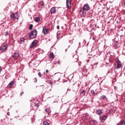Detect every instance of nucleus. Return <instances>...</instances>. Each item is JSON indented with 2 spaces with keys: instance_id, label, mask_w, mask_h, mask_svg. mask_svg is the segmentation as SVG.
Listing matches in <instances>:
<instances>
[{
  "instance_id": "26",
  "label": "nucleus",
  "mask_w": 125,
  "mask_h": 125,
  "mask_svg": "<svg viewBox=\"0 0 125 125\" xmlns=\"http://www.w3.org/2000/svg\"><path fill=\"white\" fill-rule=\"evenodd\" d=\"M38 81V80H37V78H35L34 80V83H37V82Z\"/></svg>"
},
{
  "instance_id": "7",
  "label": "nucleus",
  "mask_w": 125,
  "mask_h": 125,
  "mask_svg": "<svg viewBox=\"0 0 125 125\" xmlns=\"http://www.w3.org/2000/svg\"><path fill=\"white\" fill-rule=\"evenodd\" d=\"M116 63H117L116 69H120V68L122 67V62H121V61H120V60L118 59L116 61Z\"/></svg>"
},
{
  "instance_id": "2",
  "label": "nucleus",
  "mask_w": 125,
  "mask_h": 125,
  "mask_svg": "<svg viewBox=\"0 0 125 125\" xmlns=\"http://www.w3.org/2000/svg\"><path fill=\"white\" fill-rule=\"evenodd\" d=\"M11 19H13V20H18V19L19 18V17L18 16V13L16 12L12 13L10 16Z\"/></svg>"
},
{
  "instance_id": "24",
  "label": "nucleus",
  "mask_w": 125,
  "mask_h": 125,
  "mask_svg": "<svg viewBox=\"0 0 125 125\" xmlns=\"http://www.w3.org/2000/svg\"><path fill=\"white\" fill-rule=\"evenodd\" d=\"M38 76H39L40 78H42V73L41 72H39Z\"/></svg>"
},
{
  "instance_id": "17",
  "label": "nucleus",
  "mask_w": 125,
  "mask_h": 125,
  "mask_svg": "<svg viewBox=\"0 0 125 125\" xmlns=\"http://www.w3.org/2000/svg\"><path fill=\"white\" fill-rule=\"evenodd\" d=\"M35 22H39L41 21V19L40 18V17H36L35 19Z\"/></svg>"
},
{
  "instance_id": "11",
  "label": "nucleus",
  "mask_w": 125,
  "mask_h": 125,
  "mask_svg": "<svg viewBox=\"0 0 125 125\" xmlns=\"http://www.w3.org/2000/svg\"><path fill=\"white\" fill-rule=\"evenodd\" d=\"M71 0H66V7L68 9H71Z\"/></svg>"
},
{
  "instance_id": "25",
  "label": "nucleus",
  "mask_w": 125,
  "mask_h": 125,
  "mask_svg": "<svg viewBox=\"0 0 125 125\" xmlns=\"http://www.w3.org/2000/svg\"><path fill=\"white\" fill-rule=\"evenodd\" d=\"M101 98L102 99H105V98H106V96H104V95L102 96Z\"/></svg>"
},
{
  "instance_id": "8",
  "label": "nucleus",
  "mask_w": 125,
  "mask_h": 125,
  "mask_svg": "<svg viewBox=\"0 0 125 125\" xmlns=\"http://www.w3.org/2000/svg\"><path fill=\"white\" fill-rule=\"evenodd\" d=\"M108 118V116L107 115H104L103 116H101L100 118V120L102 123H104V121H106L107 118Z\"/></svg>"
},
{
  "instance_id": "19",
  "label": "nucleus",
  "mask_w": 125,
  "mask_h": 125,
  "mask_svg": "<svg viewBox=\"0 0 125 125\" xmlns=\"http://www.w3.org/2000/svg\"><path fill=\"white\" fill-rule=\"evenodd\" d=\"M25 42V39L24 38H21L20 43H21V42Z\"/></svg>"
},
{
  "instance_id": "23",
  "label": "nucleus",
  "mask_w": 125,
  "mask_h": 125,
  "mask_svg": "<svg viewBox=\"0 0 125 125\" xmlns=\"http://www.w3.org/2000/svg\"><path fill=\"white\" fill-rule=\"evenodd\" d=\"M29 30H32L33 29V24H30L29 28Z\"/></svg>"
},
{
  "instance_id": "32",
  "label": "nucleus",
  "mask_w": 125,
  "mask_h": 125,
  "mask_svg": "<svg viewBox=\"0 0 125 125\" xmlns=\"http://www.w3.org/2000/svg\"><path fill=\"white\" fill-rule=\"evenodd\" d=\"M59 28H60V26H59V25H58L57 26V29H58V30H59Z\"/></svg>"
},
{
  "instance_id": "10",
  "label": "nucleus",
  "mask_w": 125,
  "mask_h": 125,
  "mask_svg": "<svg viewBox=\"0 0 125 125\" xmlns=\"http://www.w3.org/2000/svg\"><path fill=\"white\" fill-rule=\"evenodd\" d=\"M38 41L37 40H34L31 43V44L30 46V48H33V47H34V46H36V45H37V44H38Z\"/></svg>"
},
{
  "instance_id": "28",
  "label": "nucleus",
  "mask_w": 125,
  "mask_h": 125,
  "mask_svg": "<svg viewBox=\"0 0 125 125\" xmlns=\"http://www.w3.org/2000/svg\"><path fill=\"white\" fill-rule=\"evenodd\" d=\"M85 117H88L89 115H88V113H86V114H85Z\"/></svg>"
},
{
  "instance_id": "38",
  "label": "nucleus",
  "mask_w": 125,
  "mask_h": 125,
  "mask_svg": "<svg viewBox=\"0 0 125 125\" xmlns=\"http://www.w3.org/2000/svg\"><path fill=\"white\" fill-rule=\"evenodd\" d=\"M60 62H58V64H60Z\"/></svg>"
},
{
  "instance_id": "20",
  "label": "nucleus",
  "mask_w": 125,
  "mask_h": 125,
  "mask_svg": "<svg viewBox=\"0 0 125 125\" xmlns=\"http://www.w3.org/2000/svg\"><path fill=\"white\" fill-rule=\"evenodd\" d=\"M50 58H52V59L54 58V54H53V53H51L50 54Z\"/></svg>"
},
{
  "instance_id": "5",
  "label": "nucleus",
  "mask_w": 125,
  "mask_h": 125,
  "mask_svg": "<svg viewBox=\"0 0 125 125\" xmlns=\"http://www.w3.org/2000/svg\"><path fill=\"white\" fill-rule=\"evenodd\" d=\"M82 9H83V10H85L86 11H87L89 10V9H90V7L88 5V4H85L83 6Z\"/></svg>"
},
{
  "instance_id": "3",
  "label": "nucleus",
  "mask_w": 125,
  "mask_h": 125,
  "mask_svg": "<svg viewBox=\"0 0 125 125\" xmlns=\"http://www.w3.org/2000/svg\"><path fill=\"white\" fill-rule=\"evenodd\" d=\"M20 56V55L19 54V53L15 52L12 55V57L14 58L15 60H17V59L19 58Z\"/></svg>"
},
{
  "instance_id": "21",
  "label": "nucleus",
  "mask_w": 125,
  "mask_h": 125,
  "mask_svg": "<svg viewBox=\"0 0 125 125\" xmlns=\"http://www.w3.org/2000/svg\"><path fill=\"white\" fill-rule=\"evenodd\" d=\"M43 125H49V124H48V123L46 121H44L43 122Z\"/></svg>"
},
{
  "instance_id": "31",
  "label": "nucleus",
  "mask_w": 125,
  "mask_h": 125,
  "mask_svg": "<svg viewBox=\"0 0 125 125\" xmlns=\"http://www.w3.org/2000/svg\"><path fill=\"white\" fill-rule=\"evenodd\" d=\"M93 123H95V124H97V121L94 120Z\"/></svg>"
},
{
  "instance_id": "22",
  "label": "nucleus",
  "mask_w": 125,
  "mask_h": 125,
  "mask_svg": "<svg viewBox=\"0 0 125 125\" xmlns=\"http://www.w3.org/2000/svg\"><path fill=\"white\" fill-rule=\"evenodd\" d=\"M86 92V91H85V90H83L81 92L82 94H85V92Z\"/></svg>"
},
{
  "instance_id": "9",
  "label": "nucleus",
  "mask_w": 125,
  "mask_h": 125,
  "mask_svg": "<svg viewBox=\"0 0 125 125\" xmlns=\"http://www.w3.org/2000/svg\"><path fill=\"white\" fill-rule=\"evenodd\" d=\"M42 33L44 35H47L49 33V30L46 28V26L43 27Z\"/></svg>"
},
{
  "instance_id": "30",
  "label": "nucleus",
  "mask_w": 125,
  "mask_h": 125,
  "mask_svg": "<svg viewBox=\"0 0 125 125\" xmlns=\"http://www.w3.org/2000/svg\"><path fill=\"white\" fill-rule=\"evenodd\" d=\"M5 36H6V37H7V36H8V32H6L5 33Z\"/></svg>"
},
{
  "instance_id": "34",
  "label": "nucleus",
  "mask_w": 125,
  "mask_h": 125,
  "mask_svg": "<svg viewBox=\"0 0 125 125\" xmlns=\"http://www.w3.org/2000/svg\"><path fill=\"white\" fill-rule=\"evenodd\" d=\"M21 94H24V92H21Z\"/></svg>"
},
{
  "instance_id": "35",
  "label": "nucleus",
  "mask_w": 125,
  "mask_h": 125,
  "mask_svg": "<svg viewBox=\"0 0 125 125\" xmlns=\"http://www.w3.org/2000/svg\"><path fill=\"white\" fill-rule=\"evenodd\" d=\"M0 72H1V67H0Z\"/></svg>"
},
{
  "instance_id": "16",
  "label": "nucleus",
  "mask_w": 125,
  "mask_h": 125,
  "mask_svg": "<svg viewBox=\"0 0 125 125\" xmlns=\"http://www.w3.org/2000/svg\"><path fill=\"white\" fill-rule=\"evenodd\" d=\"M96 113L97 115H101L102 114V109H97L96 111Z\"/></svg>"
},
{
  "instance_id": "39",
  "label": "nucleus",
  "mask_w": 125,
  "mask_h": 125,
  "mask_svg": "<svg viewBox=\"0 0 125 125\" xmlns=\"http://www.w3.org/2000/svg\"><path fill=\"white\" fill-rule=\"evenodd\" d=\"M82 20H83V19Z\"/></svg>"
},
{
  "instance_id": "4",
  "label": "nucleus",
  "mask_w": 125,
  "mask_h": 125,
  "mask_svg": "<svg viewBox=\"0 0 125 125\" xmlns=\"http://www.w3.org/2000/svg\"><path fill=\"white\" fill-rule=\"evenodd\" d=\"M40 106V104L35 103L33 105H31L32 109L33 110H38V108H39Z\"/></svg>"
},
{
  "instance_id": "13",
  "label": "nucleus",
  "mask_w": 125,
  "mask_h": 125,
  "mask_svg": "<svg viewBox=\"0 0 125 125\" xmlns=\"http://www.w3.org/2000/svg\"><path fill=\"white\" fill-rule=\"evenodd\" d=\"M78 59H79V57L77 55H74L73 56V58L72 59V60H73L74 62H78Z\"/></svg>"
},
{
  "instance_id": "33",
  "label": "nucleus",
  "mask_w": 125,
  "mask_h": 125,
  "mask_svg": "<svg viewBox=\"0 0 125 125\" xmlns=\"http://www.w3.org/2000/svg\"><path fill=\"white\" fill-rule=\"evenodd\" d=\"M48 72H49L48 70V69H46V74H47V73H48Z\"/></svg>"
},
{
  "instance_id": "12",
  "label": "nucleus",
  "mask_w": 125,
  "mask_h": 125,
  "mask_svg": "<svg viewBox=\"0 0 125 125\" xmlns=\"http://www.w3.org/2000/svg\"><path fill=\"white\" fill-rule=\"evenodd\" d=\"M80 14L82 17H85L86 13L84 12V10L83 9H81L80 11Z\"/></svg>"
},
{
  "instance_id": "29",
  "label": "nucleus",
  "mask_w": 125,
  "mask_h": 125,
  "mask_svg": "<svg viewBox=\"0 0 125 125\" xmlns=\"http://www.w3.org/2000/svg\"><path fill=\"white\" fill-rule=\"evenodd\" d=\"M91 94H95V93H94V91H91Z\"/></svg>"
},
{
  "instance_id": "27",
  "label": "nucleus",
  "mask_w": 125,
  "mask_h": 125,
  "mask_svg": "<svg viewBox=\"0 0 125 125\" xmlns=\"http://www.w3.org/2000/svg\"><path fill=\"white\" fill-rule=\"evenodd\" d=\"M41 5H42V6H44V3H43V2H42Z\"/></svg>"
},
{
  "instance_id": "18",
  "label": "nucleus",
  "mask_w": 125,
  "mask_h": 125,
  "mask_svg": "<svg viewBox=\"0 0 125 125\" xmlns=\"http://www.w3.org/2000/svg\"><path fill=\"white\" fill-rule=\"evenodd\" d=\"M45 112L48 113V114H50L51 113V110H50V108H46L45 109Z\"/></svg>"
},
{
  "instance_id": "6",
  "label": "nucleus",
  "mask_w": 125,
  "mask_h": 125,
  "mask_svg": "<svg viewBox=\"0 0 125 125\" xmlns=\"http://www.w3.org/2000/svg\"><path fill=\"white\" fill-rule=\"evenodd\" d=\"M6 49H7V44H4L3 46H1L0 48V50H1V51H2V52H3V51H5V50H6Z\"/></svg>"
},
{
  "instance_id": "37",
  "label": "nucleus",
  "mask_w": 125,
  "mask_h": 125,
  "mask_svg": "<svg viewBox=\"0 0 125 125\" xmlns=\"http://www.w3.org/2000/svg\"><path fill=\"white\" fill-rule=\"evenodd\" d=\"M124 5H125V1H124Z\"/></svg>"
},
{
  "instance_id": "14",
  "label": "nucleus",
  "mask_w": 125,
  "mask_h": 125,
  "mask_svg": "<svg viewBox=\"0 0 125 125\" xmlns=\"http://www.w3.org/2000/svg\"><path fill=\"white\" fill-rule=\"evenodd\" d=\"M15 83V81H12L8 84L7 86L8 87H9V88H12V86L14 85Z\"/></svg>"
},
{
  "instance_id": "1",
  "label": "nucleus",
  "mask_w": 125,
  "mask_h": 125,
  "mask_svg": "<svg viewBox=\"0 0 125 125\" xmlns=\"http://www.w3.org/2000/svg\"><path fill=\"white\" fill-rule=\"evenodd\" d=\"M37 34L38 31H37V29H35L34 30L31 31L29 35V38L30 39H35V38L37 37Z\"/></svg>"
},
{
  "instance_id": "15",
  "label": "nucleus",
  "mask_w": 125,
  "mask_h": 125,
  "mask_svg": "<svg viewBox=\"0 0 125 125\" xmlns=\"http://www.w3.org/2000/svg\"><path fill=\"white\" fill-rule=\"evenodd\" d=\"M56 12V9L55 7H53L50 10V13L51 14H53V13H55Z\"/></svg>"
},
{
  "instance_id": "36",
  "label": "nucleus",
  "mask_w": 125,
  "mask_h": 125,
  "mask_svg": "<svg viewBox=\"0 0 125 125\" xmlns=\"http://www.w3.org/2000/svg\"><path fill=\"white\" fill-rule=\"evenodd\" d=\"M114 88H115V89H117V87L114 86Z\"/></svg>"
}]
</instances>
